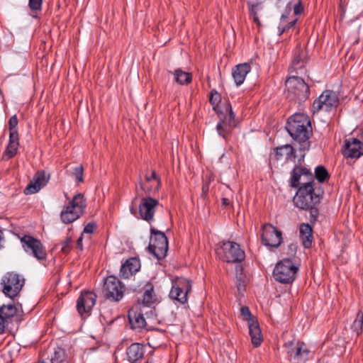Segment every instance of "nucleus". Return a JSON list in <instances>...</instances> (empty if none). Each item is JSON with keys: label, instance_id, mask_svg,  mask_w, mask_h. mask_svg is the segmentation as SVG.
<instances>
[{"label": "nucleus", "instance_id": "f257e3e1", "mask_svg": "<svg viewBox=\"0 0 363 363\" xmlns=\"http://www.w3.org/2000/svg\"><path fill=\"white\" fill-rule=\"evenodd\" d=\"M286 129L290 136L298 145L301 152L310 149V136L312 134V127L310 118L303 113H295L290 116L286 125Z\"/></svg>", "mask_w": 363, "mask_h": 363}, {"label": "nucleus", "instance_id": "f03ea898", "mask_svg": "<svg viewBox=\"0 0 363 363\" xmlns=\"http://www.w3.org/2000/svg\"><path fill=\"white\" fill-rule=\"evenodd\" d=\"M216 253L223 261L235 264V272H243L245 252L239 244L233 241H222L218 244Z\"/></svg>", "mask_w": 363, "mask_h": 363}, {"label": "nucleus", "instance_id": "7ed1b4c3", "mask_svg": "<svg viewBox=\"0 0 363 363\" xmlns=\"http://www.w3.org/2000/svg\"><path fill=\"white\" fill-rule=\"evenodd\" d=\"M286 98L295 102L305 101L310 95L309 86L298 76L291 75L285 82Z\"/></svg>", "mask_w": 363, "mask_h": 363}, {"label": "nucleus", "instance_id": "20e7f679", "mask_svg": "<svg viewBox=\"0 0 363 363\" xmlns=\"http://www.w3.org/2000/svg\"><path fill=\"white\" fill-rule=\"evenodd\" d=\"M320 201L318 194L315 192L313 184L311 182H304L301 186L296 196L294 202L296 207L302 210L315 206Z\"/></svg>", "mask_w": 363, "mask_h": 363}, {"label": "nucleus", "instance_id": "39448f33", "mask_svg": "<svg viewBox=\"0 0 363 363\" xmlns=\"http://www.w3.org/2000/svg\"><path fill=\"white\" fill-rule=\"evenodd\" d=\"M85 201L82 194H76L60 213L62 223L69 224L77 220L86 208Z\"/></svg>", "mask_w": 363, "mask_h": 363}, {"label": "nucleus", "instance_id": "423d86ee", "mask_svg": "<svg viewBox=\"0 0 363 363\" xmlns=\"http://www.w3.org/2000/svg\"><path fill=\"white\" fill-rule=\"evenodd\" d=\"M147 248L157 259L164 258L168 250V240L164 233L151 227L150 243Z\"/></svg>", "mask_w": 363, "mask_h": 363}, {"label": "nucleus", "instance_id": "0eeeda50", "mask_svg": "<svg viewBox=\"0 0 363 363\" xmlns=\"http://www.w3.org/2000/svg\"><path fill=\"white\" fill-rule=\"evenodd\" d=\"M286 359L291 363H306L308 359L310 350L308 346L299 340H291L284 345Z\"/></svg>", "mask_w": 363, "mask_h": 363}, {"label": "nucleus", "instance_id": "6e6552de", "mask_svg": "<svg viewBox=\"0 0 363 363\" xmlns=\"http://www.w3.org/2000/svg\"><path fill=\"white\" fill-rule=\"evenodd\" d=\"M25 284V279L21 274H5L1 281L2 292L5 296L16 297Z\"/></svg>", "mask_w": 363, "mask_h": 363}, {"label": "nucleus", "instance_id": "1a4fd4ad", "mask_svg": "<svg viewBox=\"0 0 363 363\" xmlns=\"http://www.w3.org/2000/svg\"><path fill=\"white\" fill-rule=\"evenodd\" d=\"M339 104V98L337 93L332 90H325L312 105L311 111L313 114L324 111L330 112L335 109Z\"/></svg>", "mask_w": 363, "mask_h": 363}, {"label": "nucleus", "instance_id": "9d476101", "mask_svg": "<svg viewBox=\"0 0 363 363\" xmlns=\"http://www.w3.org/2000/svg\"><path fill=\"white\" fill-rule=\"evenodd\" d=\"M191 280L184 277H177L172 281L169 297L184 304L188 301V294L191 291Z\"/></svg>", "mask_w": 363, "mask_h": 363}, {"label": "nucleus", "instance_id": "9b49d317", "mask_svg": "<svg viewBox=\"0 0 363 363\" xmlns=\"http://www.w3.org/2000/svg\"><path fill=\"white\" fill-rule=\"evenodd\" d=\"M104 292L106 298L119 301L123 296L124 286L120 279L113 274L108 276L104 282Z\"/></svg>", "mask_w": 363, "mask_h": 363}, {"label": "nucleus", "instance_id": "f8f14e48", "mask_svg": "<svg viewBox=\"0 0 363 363\" xmlns=\"http://www.w3.org/2000/svg\"><path fill=\"white\" fill-rule=\"evenodd\" d=\"M97 295L92 291H82L77 300V310L82 318L89 317L96 304Z\"/></svg>", "mask_w": 363, "mask_h": 363}, {"label": "nucleus", "instance_id": "ddd939ff", "mask_svg": "<svg viewBox=\"0 0 363 363\" xmlns=\"http://www.w3.org/2000/svg\"><path fill=\"white\" fill-rule=\"evenodd\" d=\"M227 113L224 115L220 112V121L216 125L218 135L226 139L227 136L236 125L235 115L232 110L230 104L226 106Z\"/></svg>", "mask_w": 363, "mask_h": 363}, {"label": "nucleus", "instance_id": "4468645a", "mask_svg": "<svg viewBox=\"0 0 363 363\" xmlns=\"http://www.w3.org/2000/svg\"><path fill=\"white\" fill-rule=\"evenodd\" d=\"M21 242L25 251L30 253L38 259L42 260L46 258V250L38 239L25 235L21 238Z\"/></svg>", "mask_w": 363, "mask_h": 363}, {"label": "nucleus", "instance_id": "2eb2a0df", "mask_svg": "<svg viewBox=\"0 0 363 363\" xmlns=\"http://www.w3.org/2000/svg\"><path fill=\"white\" fill-rule=\"evenodd\" d=\"M298 21V17L292 14L291 3L287 4L284 12L281 15L279 26L277 27L279 35L288 33L294 30Z\"/></svg>", "mask_w": 363, "mask_h": 363}, {"label": "nucleus", "instance_id": "dca6fc26", "mask_svg": "<svg viewBox=\"0 0 363 363\" xmlns=\"http://www.w3.org/2000/svg\"><path fill=\"white\" fill-rule=\"evenodd\" d=\"M159 201L151 196H145L141 199L138 206V213L141 218L150 223L153 218Z\"/></svg>", "mask_w": 363, "mask_h": 363}, {"label": "nucleus", "instance_id": "f3484780", "mask_svg": "<svg viewBox=\"0 0 363 363\" xmlns=\"http://www.w3.org/2000/svg\"><path fill=\"white\" fill-rule=\"evenodd\" d=\"M262 242L269 247H278L282 240L281 232L271 224H264L262 227Z\"/></svg>", "mask_w": 363, "mask_h": 363}, {"label": "nucleus", "instance_id": "a211bd4d", "mask_svg": "<svg viewBox=\"0 0 363 363\" xmlns=\"http://www.w3.org/2000/svg\"><path fill=\"white\" fill-rule=\"evenodd\" d=\"M304 182H313V175L310 169L308 168L301 166L296 165L291 172L290 178V185L293 188H299L301 183Z\"/></svg>", "mask_w": 363, "mask_h": 363}, {"label": "nucleus", "instance_id": "6ab92c4d", "mask_svg": "<svg viewBox=\"0 0 363 363\" xmlns=\"http://www.w3.org/2000/svg\"><path fill=\"white\" fill-rule=\"evenodd\" d=\"M128 318L130 328L133 330H141L146 326V321L143 316L140 302L135 303L128 310Z\"/></svg>", "mask_w": 363, "mask_h": 363}, {"label": "nucleus", "instance_id": "aec40b11", "mask_svg": "<svg viewBox=\"0 0 363 363\" xmlns=\"http://www.w3.org/2000/svg\"><path fill=\"white\" fill-rule=\"evenodd\" d=\"M49 179L50 175H47L45 171H38L34 174L33 179L24 189V194L28 195L38 192L48 184Z\"/></svg>", "mask_w": 363, "mask_h": 363}, {"label": "nucleus", "instance_id": "412c9836", "mask_svg": "<svg viewBox=\"0 0 363 363\" xmlns=\"http://www.w3.org/2000/svg\"><path fill=\"white\" fill-rule=\"evenodd\" d=\"M363 143L357 138L346 139L344 142L342 155L345 157L359 158L363 155Z\"/></svg>", "mask_w": 363, "mask_h": 363}, {"label": "nucleus", "instance_id": "4be33fe9", "mask_svg": "<svg viewBox=\"0 0 363 363\" xmlns=\"http://www.w3.org/2000/svg\"><path fill=\"white\" fill-rule=\"evenodd\" d=\"M274 159L277 161H294L296 159L295 150L291 145H284L274 149Z\"/></svg>", "mask_w": 363, "mask_h": 363}, {"label": "nucleus", "instance_id": "5701e85b", "mask_svg": "<svg viewBox=\"0 0 363 363\" xmlns=\"http://www.w3.org/2000/svg\"><path fill=\"white\" fill-rule=\"evenodd\" d=\"M145 352V346L143 344L135 342L126 349V358L129 363H138L143 359Z\"/></svg>", "mask_w": 363, "mask_h": 363}, {"label": "nucleus", "instance_id": "b1692460", "mask_svg": "<svg viewBox=\"0 0 363 363\" xmlns=\"http://www.w3.org/2000/svg\"><path fill=\"white\" fill-rule=\"evenodd\" d=\"M251 67L248 63H242L235 66L232 70V76L237 86L243 84L247 74L250 72Z\"/></svg>", "mask_w": 363, "mask_h": 363}, {"label": "nucleus", "instance_id": "393cba45", "mask_svg": "<svg viewBox=\"0 0 363 363\" xmlns=\"http://www.w3.org/2000/svg\"><path fill=\"white\" fill-rule=\"evenodd\" d=\"M140 303L142 306L150 307L152 305L159 302L158 298L154 291V286L151 283H147L145 286V291L142 298H138L137 303Z\"/></svg>", "mask_w": 363, "mask_h": 363}, {"label": "nucleus", "instance_id": "a878e982", "mask_svg": "<svg viewBox=\"0 0 363 363\" xmlns=\"http://www.w3.org/2000/svg\"><path fill=\"white\" fill-rule=\"evenodd\" d=\"M248 328L252 345L255 347H259L263 341V337L258 321L257 320H251L248 324Z\"/></svg>", "mask_w": 363, "mask_h": 363}, {"label": "nucleus", "instance_id": "bb28decb", "mask_svg": "<svg viewBox=\"0 0 363 363\" xmlns=\"http://www.w3.org/2000/svg\"><path fill=\"white\" fill-rule=\"evenodd\" d=\"M145 181L147 182H151L155 181L156 184L155 186L152 185L150 187L145 188L143 186V184L141 179L139 180L138 184L141 190L145 191L146 194H151L158 192L159 189L161 186V179L156 174L155 171H152L150 175H145Z\"/></svg>", "mask_w": 363, "mask_h": 363}, {"label": "nucleus", "instance_id": "cd10ccee", "mask_svg": "<svg viewBox=\"0 0 363 363\" xmlns=\"http://www.w3.org/2000/svg\"><path fill=\"white\" fill-rule=\"evenodd\" d=\"M299 269V264L291 259H283L279 262L273 272H297Z\"/></svg>", "mask_w": 363, "mask_h": 363}, {"label": "nucleus", "instance_id": "c85d7f7f", "mask_svg": "<svg viewBox=\"0 0 363 363\" xmlns=\"http://www.w3.org/2000/svg\"><path fill=\"white\" fill-rule=\"evenodd\" d=\"M300 238L305 248H310L313 240V229L308 223H302L299 227Z\"/></svg>", "mask_w": 363, "mask_h": 363}, {"label": "nucleus", "instance_id": "c756f323", "mask_svg": "<svg viewBox=\"0 0 363 363\" xmlns=\"http://www.w3.org/2000/svg\"><path fill=\"white\" fill-rule=\"evenodd\" d=\"M19 147V137L9 134V143L4 152L3 157L6 160H10L16 156Z\"/></svg>", "mask_w": 363, "mask_h": 363}, {"label": "nucleus", "instance_id": "7c9ffc66", "mask_svg": "<svg viewBox=\"0 0 363 363\" xmlns=\"http://www.w3.org/2000/svg\"><path fill=\"white\" fill-rule=\"evenodd\" d=\"M18 308L14 303H9L0 306V315L2 320L7 325L16 315Z\"/></svg>", "mask_w": 363, "mask_h": 363}, {"label": "nucleus", "instance_id": "2f4dec72", "mask_svg": "<svg viewBox=\"0 0 363 363\" xmlns=\"http://www.w3.org/2000/svg\"><path fill=\"white\" fill-rule=\"evenodd\" d=\"M141 267L140 260L137 257L127 259L122 263L120 272H138Z\"/></svg>", "mask_w": 363, "mask_h": 363}, {"label": "nucleus", "instance_id": "473e14b6", "mask_svg": "<svg viewBox=\"0 0 363 363\" xmlns=\"http://www.w3.org/2000/svg\"><path fill=\"white\" fill-rule=\"evenodd\" d=\"M174 76V80L180 85L189 84L192 80V74L190 72H184L182 69H176L172 72Z\"/></svg>", "mask_w": 363, "mask_h": 363}, {"label": "nucleus", "instance_id": "72a5a7b5", "mask_svg": "<svg viewBox=\"0 0 363 363\" xmlns=\"http://www.w3.org/2000/svg\"><path fill=\"white\" fill-rule=\"evenodd\" d=\"M236 286L239 294L243 295L246 290V286L250 281V278L247 274H236Z\"/></svg>", "mask_w": 363, "mask_h": 363}, {"label": "nucleus", "instance_id": "f704fd0d", "mask_svg": "<svg viewBox=\"0 0 363 363\" xmlns=\"http://www.w3.org/2000/svg\"><path fill=\"white\" fill-rule=\"evenodd\" d=\"M352 330L356 333L357 336H359L362 333L363 330V312L362 310H359L356 318L353 321L351 325Z\"/></svg>", "mask_w": 363, "mask_h": 363}, {"label": "nucleus", "instance_id": "c9c22d12", "mask_svg": "<svg viewBox=\"0 0 363 363\" xmlns=\"http://www.w3.org/2000/svg\"><path fill=\"white\" fill-rule=\"evenodd\" d=\"M65 359V350L62 347L57 346L54 349V352L50 357V362L51 363H63Z\"/></svg>", "mask_w": 363, "mask_h": 363}, {"label": "nucleus", "instance_id": "e433bc0d", "mask_svg": "<svg viewBox=\"0 0 363 363\" xmlns=\"http://www.w3.org/2000/svg\"><path fill=\"white\" fill-rule=\"evenodd\" d=\"M272 277L281 284H289L296 279V274H272Z\"/></svg>", "mask_w": 363, "mask_h": 363}, {"label": "nucleus", "instance_id": "4c0bfd02", "mask_svg": "<svg viewBox=\"0 0 363 363\" xmlns=\"http://www.w3.org/2000/svg\"><path fill=\"white\" fill-rule=\"evenodd\" d=\"M43 0H28V7L31 11V16L38 18V13L42 11Z\"/></svg>", "mask_w": 363, "mask_h": 363}, {"label": "nucleus", "instance_id": "58836bf2", "mask_svg": "<svg viewBox=\"0 0 363 363\" xmlns=\"http://www.w3.org/2000/svg\"><path fill=\"white\" fill-rule=\"evenodd\" d=\"M220 101L221 96L220 94L216 89L211 90L210 94L209 101L213 107V109L216 112L219 111V104Z\"/></svg>", "mask_w": 363, "mask_h": 363}, {"label": "nucleus", "instance_id": "ea45409f", "mask_svg": "<svg viewBox=\"0 0 363 363\" xmlns=\"http://www.w3.org/2000/svg\"><path fill=\"white\" fill-rule=\"evenodd\" d=\"M329 177L327 169L323 166L319 165L315 169V177L319 182H324Z\"/></svg>", "mask_w": 363, "mask_h": 363}, {"label": "nucleus", "instance_id": "a19ab883", "mask_svg": "<svg viewBox=\"0 0 363 363\" xmlns=\"http://www.w3.org/2000/svg\"><path fill=\"white\" fill-rule=\"evenodd\" d=\"M18 120L16 115L12 116L9 120V134L18 136Z\"/></svg>", "mask_w": 363, "mask_h": 363}, {"label": "nucleus", "instance_id": "79ce46f5", "mask_svg": "<svg viewBox=\"0 0 363 363\" xmlns=\"http://www.w3.org/2000/svg\"><path fill=\"white\" fill-rule=\"evenodd\" d=\"M58 245L61 246V251L64 254H68L72 248V240L70 236L66 237V238L61 241Z\"/></svg>", "mask_w": 363, "mask_h": 363}, {"label": "nucleus", "instance_id": "37998d69", "mask_svg": "<svg viewBox=\"0 0 363 363\" xmlns=\"http://www.w3.org/2000/svg\"><path fill=\"white\" fill-rule=\"evenodd\" d=\"M83 174L84 168L82 165L77 166L73 169L72 176L75 178L77 182L81 183L84 182Z\"/></svg>", "mask_w": 363, "mask_h": 363}, {"label": "nucleus", "instance_id": "c03bdc74", "mask_svg": "<svg viewBox=\"0 0 363 363\" xmlns=\"http://www.w3.org/2000/svg\"><path fill=\"white\" fill-rule=\"evenodd\" d=\"M240 314L243 318L247 320L248 324L251 320H257L251 313L250 308L247 306H242L240 308Z\"/></svg>", "mask_w": 363, "mask_h": 363}, {"label": "nucleus", "instance_id": "a18cd8bd", "mask_svg": "<svg viewBox=\"0 0 363 363\" xmlns=\"http://www.w3.org/2000/svg\"><path fill=\"white\" fill-rule=\"evenodd\" d=\"M305 71V63H297L294 66V63H291V66L289 68L290 73L295 72L296 74H301Z\"/></svg>", "mask_w": 363, "mask_h": 363}, {"label": "nucleus", "instance_id": "49530a36", "mask_svg": "<svg viewBox=\"0 0 363 363\" xmlns=\"http://www.w3.org/2000/svg\"><path fill=\"white\" fill-rule=\"evenodd\" d=\"M294 12L292 14L296 15L297 17L298 15L301 14L303 12V6L302 5V0H298L297 2L294 4L293 7Z\"/></svg>", "mask_w": 363, "mask_h": 363}, {"label": "nucleus", "instance_id": "de8ad7c7", "mask_svg": "<svg viewBox=\"0 0 363 363\" xmlns=\"http://www.w3.org/2000/svg\"><path fill=\"white\" fill-rule=\"evenodd\" d=\"M292 63L294 64V66L297 65V63H305L303 60V52L302 50H298L296 54L292 60Z\"/></svg>", "mask_w": 363, "mask_h": 363}, {"label": "nucleus", "instance_id": "09e8293b", "mask_svg": "<svg viewBox=\"0 0 363 363\" xmlns=\"http://www.w3.org/2000/svg\"><path fill=\"white\" fill-rule=\"evenodd\" d=\"M307 210L309 211V216L311 221H315L318 216V210L315 208V206H313L308 208Z\"/></svg>", "mask_w": 363, "mask_h": 363}, {"label": "nucleus", "instance_id": "8fccbe9b", "mask_svg": "<svg viewBox=\"0 0 363 363\" xmlns=\"http://www.w3.org/2000/svg\"><path fill=\"white\" fill-rule=\"evenodd\" d=\"M202 196L206 198L208 195V191H209V182H204L202 185Z\"/></svg>", "mask_w": 363, "mask_h": 363}, {"label": "nucleus", "instance_id": "3c124183", "mask_svg": "<svg viewBox=\"0 0 363 363\" xmlns=\"http://www.w3.org/2000/svg\"><path fill=\"white\" fill-rule=\"evenodd\" d=\"M95 228V224L92 223H88L84 228L83 233H92Z\"/></svg>", "mask_w": 363, "mask_h": 363}, {"label": "nucleus", "instance_id": "603ef678", "mask_svg": "<svg viewBox=\"0 0 363 363\" xmlns=\"http://www.w3.org/2000/svg\"><path fill=\"white\" fill-rule=\"evenodd\" d=\"M258 6V4L252 5L250 8V14L253 17L257 16V12L256 8Z\"/></svg>", "mask_w": 363, "mask_h": 363}, {"label": "nucleus", "instance_id": "864d4df0", "mask_svg": "<svg viewBox=\"0 0 363 363\" xmlns=\"http://www.w3.org/2000/svg\"><path fill=\"white\" fill-rule=\"evenodd\" d=\"M230 201L229 199L228 198H222L221 199V204H222V206L224 207V208H227L228 206H230Z\"/></svg>", "mask_w": 363, "mask_h": 363}, {"label": "nucleus", "instance_id": "5fc2aeb1", "mask_svg": "<svg viewBox=\"0 0 363 363\" xmlns=\"http://www.w3.org/2000/svg\"><path fill=\"white\" fill-rule=\"evenodd\" d=\"M82 240H83V235L82 234L81 236L77 240V248L79 249V250H83Z\"/></svg>", "mask_w": 363, "mask_h": 363}, {"label": "nucleus", "instance_id": "6e6d98bb", "mask_svg": "<svg viewBox=\"0 0 363 363\" xmlns=\"http://www.w3.org/2000/svg\"><path fill=\"white\" fill-rule=\"evenodd\" d=\"M4 242V236H3V233L0 230V250L3 247Z\"/></svg>", "mask_w": 363, "mask_h": 363}, {"label": "nucleus", "instance_id": "4d7b16f0", "mask_svg": "<svg viewBox=\"0 0 363 363\" xmlns=\"http://www.w3.org/2000/svg\"><path fill=\"white\" fill-rule=\"evenodd\" d=\"M130 211L134 216H135L137 213V209L133 206L130 207Z\"/></svg>", "mask_w": 363, "mask_h": 363}, {"label": "nucleus", "instance_id": "13d9d810", "mask_svg": "<svg viewBox=\"0 0 363 363\" xmlns=\"http://www.w3.org/2000/svg\"><path fill=\"white\" fill-rule=\"evenodd\" d=\"M253 18V21L257 25V26H260L261 25V23H260V21L258 18V16H255L252 18Z\"/></svg>", "mask_w": 363, "mask_h": 363}, {"label": "nucleus", "instance_id": "bf43d9fd", "mask_svg": "<svg viewBox=\"0 0 363 363\" xmlns=\"http://www.w3.org/2000/svg\"><path fill=\"white\" fill-rule=\"evenodd\" d=\"M134 274H133V273H130V274H122L121 278L128 279V278H129V276L132 277Z\"/></svg>", "mask_w": 363, "mask_h": 363}, {"label": "nucleus", "instance_id": "052dcab7", "mask_svg": "<svg viewBox=\"0 0 363 363\" xmlns=\"http://www.w3.org/2000/svg\"><path fill=\"white\" fill-rule=\"evenodd\" d=\"M289 247L291 248V250L293 251V250H295L296 249V245H294V244H291L289 245Z\"/></svg>", "mask_w": 363, "mask_h": 363}, {"label": "nucleus", "instance_id": "680f3d73", "mask_svg": "<svg viewBox=\"0 0 363 363\" xmlns=\"http://www.w3.org/2000/svg\"><path fill=\"white\" fill-rule=\"evenodd\" d=\"M145 363H152V361L150 360V359H148L146 360V362Z\"/></svg>", "mask_w": 363, "mask_h": 363}, {"label": "nucleus", "instance_id": "e2e57ef3", "mask_svg": "<svg viewBox=\"0 0 363 363\" xmlns=\"http://www.w3.org/2000/svg\"><path fill=\"white\" fill-rule=\"evenodd\" d=\"M313 278L314 281H315V274H313Z\"/></svg>", "mask_w": 363, "mask_h": 363}, {"label": "nucleus", "instance_id": "0e129e2a", "mask_svg": "<svg viewBox=\"0 0 363 363\" xmlns=\"http://www.w3.org/2000/svg\"><path fill=\"white\" fill-rule=\"evenodd\" d=\"M136 199H137V198H134L133 200V202H134Z\"/></svg>", "mask_w": 363, "mask_h": 363}]
</instances>
